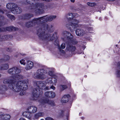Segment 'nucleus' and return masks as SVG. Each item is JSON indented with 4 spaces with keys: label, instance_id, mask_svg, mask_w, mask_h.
Returning <instances> with one entry per match:
<instances>
[{
    "label": "nucleus",
    "instance_id": "nucleus-36",
    "mask_svg": "<svg viewBox=\"0 0 120 120\" xmlns=\"http://www.w3.org/2000/svg\"><path fill=\"white\" fill-rule=\"evenodd\" d=\"M4 12L3 11L2 9H0V19H3L4 17L1 15V14H3Z\"/></svg>",
    "mask_w": 120,
    "mask_h": 120
},
{
    "label": "nucleus",
    "instance_id": "nucleus-8",
    "mask_svg": "<svg viewBox=\"0 0 120 120\" xmlns=\"http://www.w3.org/2000/svg\"><path fill=\"white\" fill-rule=\"evenodd\" d=\"M26 1L27 3L31 5L32 8L34 9V11L36 5H37L38 3V0H26Z\"/></svg>",
    "mask_w": 120,
    "mask_h": 120
},
{
    "label": "nucleus",
    "instance_id": "nucleus-46",
    "mask_svg": "<svg viewBox=\"0 0 120 120\" xmlns=\"http://www.w3.org/2000/svg\"><path fill=\"white\" fill-rule=\"evenodd\" d=\"M4 113L2 112H0V118L2 119Z\"/></svg>",
    "mask_w": 120,
    "mask_h": 120
},
{
    "label": "nucleus",
    "instance_id": "nucleus-64",
    "mask_svg": "<svg viewBox=\"0 0 120 120\" xmlns=\"http://www.w3.org/2000/svg\"><path fill=\"white\" fill-rule=\"evenodd\" d=\"M1 76V75L0 74V77Z\"/></svg>",
    "mask_w": 120,
    "mask_h": 120
},
{
    "label": "nucleus",
    "instance_id": "nucleus-30",
    "mask_svg": "<svg viewBox=\"0 0 120 120\" xmlns=\"http://www.w3.org/2000/svg\"><path fill=\"white\" fill-rule=\"evenodd\" d=\"M59 87L60 90L63 91L67 88L68 87L66 85H61Z\"/></svg>",
    "mask_w": 120,
    "mask_h": 120
},
{
    "label": "nucleus",
    "instance_id": "nucleus-40",
    "mask_svg": "<svg viewBox=\"0 0 120 120\" xmlns=\"http://www.w3.org/2000/svg\"><path fill=\"white\" fill-rule=\"evenodd\" d=\"M116 75L117 77H120V70H117L116 72Z\"/></svg>",
    "mask_w": 120,
    "mask_h": 120
},
{
    "label": "nucleus",
    "instance_id": "nucleus-16",
    "mask_svg": "<svg viewBox=\"0 0 120 120\" xmlns=\"http://www.w3.org/2000/svg\"><path fill=\"white\" fill-rule=\"evenodd\" d=\"M16 6V4L13 3H9L6 5L7 8L11 10V12L12 10Z\"/></svg>",
    "mask_w": 120,
    "mask_h": 120
},
{
    "label": "nucleus",
    "instance_id": "nucleus-9",
    "mask_svg": "<svg viewBox=\"0 0 120 120\" xmlns=\"http://www.w3.org/2000/svg\"><path fill=\"white\" fill-rule=\"evenodd\" d=\"M76 34L78 36H82L85 34H87V32H86L83 29H77L75 30Z\"/></svg>",
    "mask_w": 120,
    "mask_h": 120
},
{
    "label": "nucleus",
    "instance_id": "nucleus-1",
    "mask_svg": "<svg viewBox=\"0 0 120 120\" xmlns=\"http://www.w3.org/2000/svg\"><path fill=\"white\" fill-rule=\"evenodd\" d=\"M46 30L49 32H52L53 31V26L51 25L45 24H43L37 31V34L40 39L44 41H47L54 40L55 34H53L51 38V35L47 33Z\"/></svg>",
    "mask_w": 120,
    "mask_h": 120
},
{
    "label": "nucleus",
    "instance_id": "nucleus-24",
    "mask_svg": "<svg viewBox=\"0 0 120 120\" xmlns=\"http://www.w3.org/2000/svg\"><path fill=\"white\" fill-rule=\"evenodd\" d=\"M10 35H7L3 36L1 38H0V41H5L9 39L10 37Z\"/></svg>",
    "mask_w": 120,
    "mask_h": 120
},
{
    "label": "nucleus",
    "instance_id": "nucleus-12",
    "mask_svg": "<svg viewBox=\"0 0 120 120\" xmlns=\"http://www.w3.org/2000/svg\"><path fill=\"white\" fill-rule=\"evenodd\" d=\"M43 17H42L34 19L31 22L32 24L33 25V24H35L40 23H42L44 22V19H43Z\"/></svg>",
    "mask_w": 120,
    "mask_h": 120
},
{
    "label": "nucleus",
    "instance_id": "nucleus-58",
    "mask_svg": "<svg viewBox=\"0 0 120 120\" xmlns=\"http://www.w3.org/2000/svg\"><path fill=\"white\" fill-rule=\"evenodd\" d=\"M60 112H61V114L63 113V112H64V111L63 110H61L60 111Z\"/></svg>",
    "mask_w": 120,
    "mask_h": 120
},
{
    "label": "nucleus",
    "instance_id": "nucleus-4",
    "mask_svg": "<svg viewBox=\"0 0 120 120\" xmlns=\"http://www.w3.org/2000/svg\"><path fill=\"white\" fill-rule=\"evenodd\" d=\"M47 8V6L46 5H44V4L38 3L37 5H36L34 12L37 14L42 13L43 11Z\"/></svg>",
    "mask_w": 120,
    "mask_h": 120
},
{
    "label": "nucleus",
    "instance_id": "nucleus-38",
    "mask_svg": "<svg viewBox=\"0 0 120 120\" xmlns=\"http://www.w3.org/2000/svg\"><path fill=\"white\" fill-rule=\"evenodd\" d=\"M51 81L52 82V83L54 84L56 82L57 80L56 79L54 78H53L52 79Z\"/></svg>",
    "mask_w": 120,
    "mask_h": 120
},
{
    "label": "nucleus",
    "instance_id": "nucleus-52",
    "mask_svg": "<svg viewBox=\"0 0 120 120\" xmlns=\"http://www.w3.org/2000/svg\"><path fill=\"white\" fill-rule=\"evenodd\" d=\"M4 61V60L3 59H0V64L3 62Z\"/></svg>",
    "mask_w": 120,
    "mask_h": 120
},
{
    "label": "nucleus",
    "instance_id": "nucleus-47",
    "mask_svg": "<svg viewBox=\"0 0 120 120\" xmlns=\"http://www.w3.org/2000/svg\"><path fill=\"white\" fill-rule=\"evenodd\" d=\"M54 44L56 45H58V41L57 40H56L54 42Z\"/></svg>",
    "mask_w": 120,
    "mask_h": 120
},
{
    "label": "nucleus",
    "instance_id": "nucleus-34",
    "mask_svg": "<svg viewBox=\"0 0 120 120\" xmlns=\"http://www.w3.org/2000/svg\"><path fill=\"white\" fill-rule=\"evenodd\" d=\"M33 25L32 22L29 21L27 22L26 23V26L27 27H29L31 26H32Z\"/></svg>",
    "mask_w": 120,
    "mask_h": 120
},
{
    "label": "nucleus",
    "instance_id": "nucleus-20",
    "mask_svg": "<svg viewBox=\"0 0 120 120\" xmlns=\"http://www.w3.org/2000/svg\"><path fill=\"white\" fill-rule=\"evenodd\" d=\"M33 66V63L31 61L27 62V64L25 69L26 70L31 69Z\"/></svg>",
    "mask_w": 120,
    "mask_h": 120
},
{
    "label": "nucleus",
    "instance_id": "nucleus-6",
    "mask_svg": "<svg viewBox=\"0 0 120 120\" xmlns=\"http://www.w3.org/2000/svg\"><path fill=\"white\" fill-rule=\"evenodd\" d=\"M62 35L64 37H67V39L71 41L72 44H74L76 43L75 42V40L73 38V35L68 32L66 31H64L62 33Z\"/></svg>",
    "mask_w": 120,
    "mask_h": 120
},
{
    "label": "nucleus",
    "instance_id": "nucleus-10",
    "mask_svg": "<svg viewBox=\"0 0 120 120\" xmlns=\"http://www.w3.org/2000/svg\"><path fill=\"white\" fill-rule=\"evenodd\" d=\"M46 16H44L43 21L44 22L47 21H51L52 20H54L56 17V15H52L49 16H47L46 18L45 17Z\"/></svg>",
    "mask_w": 120,
    "mask_h": 120
},
{
    "label": "nucleus",
    "instance_id": "nucleus-41",
    "mask_svg": "<svg viewBox=\"0 0 120 120\" xmlns=\"http://www.w3.org/2000/svg\"><path fill=\"white\" fill-rule=\"evenodd\" d=\"M20 63L22 64L25 65V60L23 59L22 60L20 61Z\"/></svg>",
    "mask_w": 120,
    "mask_h": 120
},
{
    "label": "nucleus",
    "instance_id": "nucleus-18",
    "mask_svg": "<svg viewBox=\"0 0 120 120\" xmlns=\"http://www.w3.org/2000/svg\"><path fill=\"white\" fill-rule=\"evenodd\" d=\"M71 24L73 25L72 28L74 29L75 28V26H77L78 25V24L79 23L78 20L75 19H73L71 20Z\"/></svg>",
    "mask_w": 120,
    "mask_h": 120
},
{
    "label": "nucleus",
    "instance_id": "nucleus-27",
    "mask_svg": "<svg viewBox=\"0 0 120 120\" xmlns=\"http://www.w3.org/2000/svg\"><path fill=\"white\" fill-rule=\"evenodd\" d=\"M11 118V116L10 115L7 114H4V116H3V117L2 120H9Z\"/></svg>",
    "mask_w": 120,
    "mask_h": 120
},
{
    "label": "nucleus",
    "instance_id": "nucleus-49",
    "mask_svg": "<svg viewBox=\"0 0 120 120\" xmlns=\"http://www.w3.org/2000/svg\"><path fill=\"white\" fill-rule=\"evenodd\" d=\"M93 28L91 27H90L88 28L87 29V30L88 31H90V30H92Z\"/></svg>",
    "mask_w": 120,
    "mask_h": 120
},
{
    "label": "nucleus",
    "instance_id": "nucleus-48",
    "mask_svg": "<svg viewBox=\"0 0 120 120\" xmlns=\"http://www.w3.org/2000/svg\"><path fill=\"white\" fill-rule=\"evenodd\" d=\"M45 120H54L52 118L50 117H47L45 118Z\"/></svg>",
    "mask_w": 120,
    "mask_h": 120
},
{
    "label": "nucleus",
    "instance_id": "nucleus-28",
    "mask_svg": "<svg viewBox=\"0 0 120 120\" xmlns=\"http://www.w3.org/2000/svg\"><path fill=\"white\" fill-rule=\"evenodd\" d=\"M15 78L16 79L20 80L22 79L23 78V77L21 75L17 74L14 76Z\"/></svg>",
    "mask_w": 120,
    "mask_h": 120
},
{
    "label": "nucleus",
    "instance_id": "nucleus-5",
    "mask_svg": "<svg viewBox=\"0 0 120 120\" xmlns=\"http://www.w3.org/2000/svg\"><path fill=\"white\" fill-rule=\"evenodd\" d=\"M37 74L35 75V78L43 79L46 77L45 74L47 72L43 69H38L37 71Z\"/></svg>",
    "mask_w": 120,
    "mask_h": 120
},
{
    "label": "nucleus",
    "instance_id": "nucleus-60",
    "mask_svg": "<svg viewBox=\"0 0 120 120\" xmlns=\"http://www.w3.org/2000/svg\"><path fill=\"white\" fill-rule=\"evenodd\" d=\"M82 119H84V117H82Z\"/></svg>",
    "mask_w": 120,
    "mask_h": 120
},
{
    "label": "nucleus",
    "instance_id": "nucleus-7",
    "mask_svg": "<svg viewBox=\"0 0 120 120\" xmlns=\"http://www.w3.org/2000/svg\"><path fill=\"white\" fill-rule=\"evenodd\" d=\"M21 72V70L17 67H14L9 69L8 71V72L11 74L14 75L19 74Z\"/></svg>",
    "mask_w": 120,
    "mask_h": 120
},
{
    "label": "nucleus",
    "instance_id": "nucleus-11",
    "mask_svg": "<svg viewBox=\"0 0 120 120\" xmlns=\"http://www.w3.org/2000/svg\"><path fill=\"white\" fill-rule=\"evenodd\" d=\"M27 110L32 114L35 113L37 112V108L35 106H31L28 107Z\"/></svg>",
    "mask_w": 120,
    "mask_h": 120
},
{
    "label": "nucleus",
    "instance_id": "nucleus-61",
    "mask_svg": "<svg viewBox=\"0 0 120 120\" xmlns=\"http://www.w3.org/2000/svg\"><path fill=\"white\" fill-rule=\"evenodd\" d=\"M36 99H35V98H34V99H34V100H36Z\"/></svg>",
    "mask_w": 120,
    "mask_h": 120
},
{
    "label": "nucleus",
    "instance_id": "nucleus-39",
    "mask_svg": "<svg viewBox=\"0 0 120 120\" xmlns=\"http://www.w3.org/2000/svg\"><path fill=\"white\" fill-rule=\"evenodd\" d=\"M48 102L52 106H53L55 105V103L53 101H48Z\"/></svg>",
    "mask_w": 120,
    "mask_h": 120
},
{
    "label": "nucleus",
    "instance_id": "nucleus-55",
    "mask_svg": "<svg viewBox=\"0 0 120 120\" xmlns=\"http://www.w3.org/2000/svg\"><path fill=\"white\" fill-rule=\"evenodd\" d=\"M19 120H26L24 118H21L19 119Z\"/></svg>",
    "mask_w": 120,
    "mask_h": 120
},
{
    "label": "nucleus",
    "instance_id": "nucleus-35",
    "mask_svg": "<svg viewBox=\"0 0 120 120\" xmlns=\"http://www.w3.org/2000/svg\"><path fill=\"white\" fill-rule=\"evenodd\" d=\"M87 4L88 6L91 7H94L96 5V4L94 3L88 2Z\"/></svg>",
    "mask_w": 120,
    "mask_h": 120
},
{
    "label": "nucleus",
    "instance_id": "nucleus-59",
    "mask_svg": "<svg viewBox=\"0 0 120 120\" xmlns=\"http://www.w3.org/2000/svg\"><path fill=\"white\" fill-rule=\"evenodd\" d=\"M108 1H114L115 0H107Z\"/></svg>",
    "mask_w": 120,
    "mask_h": 120
},
{
    "label": "nucleus",
    "instance_id": "nucleus-13",
    "mask_svg": "<svg viewBox=\"0 0 120 120\" xmlns=\"http://www.w3.org/2000/svg\"><path fill=\"white\" fill-rule=\"evenodd\" d=\"M22 11V10L21 8L18 7L16 4V6L12 10L11 12L14 14H16L21 13Z\"/></svg>",
    "mask_w": 120,
    "mask_h": 120
},
{
    "label": "nucleus",
    "instance_id": "nucleus-2",
    "mask_svg": "<svg viewBox=\"0 0 120 120\" xmlns=\"http://www.w3.org/2000/svg\"><path fill=\"white\" fill-rule=\"evenodd\" d=\"M22 81H20L15 82L11 85H10L9 87L13 91L16 92H21L20 95L22 96L25 94L24 90H26L28 88L26 83H24Z\"/></svg>",
    "mask_w": 120,
    "mask_h": 120
},
{
    "label": "nucleus",
    "instance_id": "nucleus-63",
    "mask_svg": "<svg viewBox=\"0 0 120 120\" xmlns=\"http://www.w3.org/2000/svg\"><path fill=\"white\" fill-rule=\"evenodd\" d=\"M41 120H44L43 119H41Z\"/></svg>",
    "mask_w": 120,
    "mask_h": 120
},
{
    "label": "nucleus",
    "instance_id": "nucleus-19",
    "mask_svg": "<svg viewBox=\"0 0 120 120\" xmlns=\"http://www.w3.org/2000/svg\"><path fill=\"white\" fill-rule=\"evenodd\" d=\"M66 48L67 50L71 52L75 51L76 49L75 46L69 45H68L67 46Z\"/></svg>",
    "mask_w": 120,
    "mask_h": 120
},
{
    "label": "nucleus",
    "instance_id": "nucleus-42",
    "mask_svg": "<svg viewBox=\"0 0 120 120\" xmlns=\"http://www.w3.org/2000/svg\"><path fill=\"white\" fill-rule=\"evenodd\" d=\"M10 59L9 56L8 55H6L4 57V59L5 60H8Z\"/></svg>",
    "mask_w": 120,
    "mask_h": 120
},
{
    "label": "nucleus",
    "instance_id": "nucleus-57",
    "mask_svg": "<svg viewBox=\"0 0 120 120\" xmlns=\"http://www.w3.org/2000/svg\"><path fill=\"white\" fill-rule=\"evenodd\" d=\"M3 23H2V22H0V26H1L2 25H3Z\"/></svg>",
    "mask_w": 120,
    "mask_h": 120
},
{
    "label": "nucleus",
    "instance_id": "nucleus-51",
    "mask_svg": "<svg viewBox=\"0 0 120 120\" xmlns=\"http://www.w3.org/2000/svg\"><path fill=\"white\" fill-rule=\"evenodd\" d=\"M50 88H51L54 90L55 89V87L54 86H52L50 87Z\"/></svg>",
    "mask_w": 120,
    "mask_h": 120
},
{
    "label": "nucleus",
    "instance_id": "nucleus-14",
    "mask_svg": "<svg viewBox=\"0 0 120 120\" xmlns=\"http://www.w3.org/2000/svg\"><path fill=\"white\" fill-rule=\"evenodd\" d=\"M15 82V80L10 78L7 79H4L3 81V83L4 84H9V86L11 85Z\"/></svg>",
    "mask_w": 120,
    "mask_h": 120
},
{
    "label": "nucleus",
    "instance_id": "nucleus-3",
    "mask_svg": "<svg viewBox=\"0 0 120 120\" xmlns=\"http://www.w3.org/2000/svg\"><path fill=\"white\" fill-rule=\"evenodd\" d=\"M37 85L38 87L34 89L33 93V97L36 98L38 97L39 95L42 94V90L45 89V82H44L38 81Z\"/></svg>",
    "mask_w": 120,
    "mask_h": 120
},
{
    "label": "nucleus",
    "instance_id": "nucleus-31",
    "mask_svg": "<svg viewBox=\"0 0 120 120\" xmlns=\"http://www.w3.org/2000/svg\"><path fill=\"white\" fill-rule=\"evenodd\" d=\"M50 94L49 98H54L55 96V94L54 92L52 91H50Z\"/></svg>",
    "mask_w": 120,
    "mask_h": 120
},
{
    "label": "nucleus",
    "instance_id": "nucleus-37",
    "mask_svg": "<svg viewBox=\"0 0 120 120\" xmlns=\"http://www.w3.org/2000/svg\"><path fill=\"white\" fill-rule=\"evenodd\" d=\"M50 94V91H47L45 93V96L48 98H49Z\"/></svg>",
    "mask_w": 120,
    "mask_h": 120
},
{
    "label": "nucleus",
    "instance_id": "nucleus-45",
    "mask_svg": "<svg viewBox=\"0 0 120 120\" xmlns=\"http://www.w3.org/2000/svg\"><path fill=\"white\" fill-rule=\"evenodd\" d=\"M53 71H50L49 72V75L51 76H52L53 75Z\"/></svg>",
    "mask_w": 120,
    "mask_h": 120
},
{
    "label": "nucleus",
    "instance_id": "nucleus-56",
    "mask_svg": "<svg viewBox=\"0 0 120 120\" xmlns=\"http://www.w3.org/2000/svg\"><path fill=\"white\" fill-rule=\"evenodd\" d=\"M72 2L74 3L75 1V0H70Z\"/></svg>",
    "mask_w": 120,
    "mask_h": 120
},
{
    "label": "nucleus",
    "instance_id": "nucleus-44",
    "mask_svg": "<svg viewBox=\"0 0 120 120\" xmlns=\"http://www.w3.org/2000/svg\"><path fill=\"white\" fill-rule=\"evenodd\" d=\"M61 47L62 49H64L65 47V45L64 43H62L61 45Z\"/></svg>",
    "mask_w": 120,
    "mask_h": 120
},
{
    "label": "nucleus",
    "instance_id": "nucleus-54",
    "mask_svg": "<svg viewBox=\"0 0 120 120\" xmlns=\"http://www.w3.org/2000/svg\"><path fill=\"white\" fill-rule=\"evenodd\" d=\"M118 65L119 68H120V63L119 62L118 64Z\"/></svg>",
    "mask_w": 120,
    "mask_h": 120
},
{
    "label": "nucleus",
    "instance_id": "nucleus-21",
    "mask_svg": "<svg viewBox=\"0 0 120 120\" xmlns=\"http://www.w3.org/2000/svg\"><path fill=\"white\" fill-rule=\"evenodd\" d=\"M9 68V65L8 64H5L0 65V70H4L8 69Z\"/></svg>",
    "mask_w": 120,
    "mask_h": 120
},
{
    "label": "nucleus",
    "instance_id": "nucleus-43",
    "mask_svg": "<svg viewBox=\"0 0 120 120\" xmlns=\"http://www.w3.org/2000/svg\"><path fill=\"white\" fill-rule=\"evenodd\" d=\"M18 30L17 28H16L13 26H11V31L16 30Z\"/></svg>",
    "mask_w": 120,
    "mask_h": 120
},
{
    "label": "nucleus",
    "instance_id": "nucleus-23",
    "mask_svg": "<svg viewBox=\"0 0 120 120\" xmlns=\"http://www.w3.org/2000/svg\"><path fill=\"white\" fill-rule=\"evenodd\" d=\"M66 27L70 29V30L71 31L72 30H73V28L72 29L71 27H72L73 25L71 24V20H69L68 22H67L65 24Z\"/></svg>",
    "mask_w": 120,
    "mask_h": 120
},
{
    "label": "nucleus",
    "instance_id": "nucleus-17",
    "mask_svg": "<svg viewBox=\"0 0 120 120\" xmlns=\"http://www.w3.org/2000/svg\"><path fill=\"white\" fill-rule=\"evenodd\" d=\"M22 115L24 117L28 119H30L32 115V114L28 111L23 112L22 113Z\"/></svg>",
    "mask_w": 120,
    "mask_h": 120
},
{
    "label": "nucleus",
    "instance_id": "nucleus-29",
    "mask_svg": "<svg viewBox=\"0 0 120 120\" xmlns=\"http://www.w3.org/2000/svg\"><path fill=\"white\" fill-rule=\"evenodd\" d=\"M66 17L67 19H71V17H73L74 16L73 13H68L66 15Z\"/></svg>",
    "mask_w": 120,
    "mask_h": 120
},
{
    "label": "nucleus",
    "instance_id": "nucleus-25",
    "mask_svg": "<svg viewBox=\"0 0 120 120\" xmlns=\"http://www.w3.org/2000/svg\"><path fill=\"white\" fill-rule=\"evenodd\" d=\"M44 115L43 113L40 112L35 114L34 115L35 118L36 119H38L40 117Z\"/></svg>",
    "mask_w": 120,
    "mask_h": 120
},
{
    "label": "nucleus",
    "instance_id": "nucleus-15",
    "mask_svg": "<svg viewBox=\"0 0 120 120\" xmlns=\"http://www.w3.org/2000/svg\"><path fill=\"white\" fill-rule=\"evenodd\" d=\"M70 97V96L69 95H64L62 97L61 102L63 103L67 102L69 101Z\"/></svg>",
    "mask_w": 120,
    "mask_h": 120
},
{
    "label": "nucleus",
    "instance_id": "nucleus-32",
    "mask_svg": "<svg viewBox=\"0 0 120 120\" xmlns=\"http://www.w3.org/2000/svg\"><path fill=\"white\" fill-rule=\"evenodd\" d=\"M7 15L11 20H14L15 19V17L13 15L9 14H7Z\"/></svg>",
    "mask_w": 120,
    "mask_h": 120
},
{
    "label": "nucleus",
    "instance_id": "nucleus-53",
    "mask_svg": "<svg viewBox=\"0 0 120 120\" xmlns=\"http://www.w3.org/2000/svg\"><path fill=\"white\" fill-rule=\"evenodd\" d=\"M74 14V16H75V17H77L78 16L77 14L76 13H75L73 14Z\"/></svg>",
    "mask_w": 120,
    "mask_h": 120
},
{
    "label": "nucleus",
    "instance_id": "nucleus-22",
    "mask_svg": "<svg viewBox=\"0 0 120 120\" xmlns=\"http://www.w3.org/2000/svg\"><path fill=\"white\" fill-rule=\"evenodd\" d=\"M33 15L32 14H28L23 15L22 18L24 19H29L31 17H33Z\"/></svg>",
    "mask_w": 120,
    "mask_h": 120
},
{
    "label": "nucleus",
    "instance_id": "nucleus-26",
    "mask_svg": "<svg viewBox=\"0 0 120 120\" xmlns=\"http://www.w3.org/2000/svg\"><path fill=\"white\" fill-rule=\"evenodd\" d=\"M48 100L47 99H41L39 101L40 104L41 105H44L48 102Z\"/></svg>",
    "mask_w": 120,
    "mask_h": 120
},
{
    "label": "nucleus",
    "instance_id": "nucleus-33",
    "mask_svg": "<svg viewBox=\"0 0 120 120\" xmlns=\"http://www.w3.org/2000/svg\"><path fill=\"white\" fill-rule=\"evenodd\" d=\"M2 30V31H6L7 30L8 31H11V26L7 27L5 28H3Z\"/></svg>",
    "mask_w": 120,
    "mask_h": 120
},
{
    "label": "nucleus",
    "instance_id": "nucleus-62",
    "mask_svg": "<svg viewBox=\"0 0 120 120\" xmlns=\"http://www.w3.org/2000/svg\"><path fill=\"white\" fill-rule=\"evenodd\" d=\"M1 31V29L0 28V32Z\"/></svg>",
    "mask_w": 120,
    "mask_h": 120
},
{
    "label": "nucleus",
    "instance_id": "nucleus-50",
    "mask_svg": "<svg viewBox=\"0 0 120 120\" xmlns=\"http://www.w3.org/2000/svg\"><path fill=\"white\" fill-rule=\"evenodd\" d=\"M50 89V87H49V86H47L45 87V89H44V90H48Z\"/></svg>",
    "mask_w": 120,
    "mask_h": 120
}]
</instances>
